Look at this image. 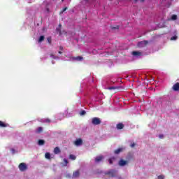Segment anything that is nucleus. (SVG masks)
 I'll list each match as a JSON object with an SVG mask.
<instances>
[{"label": "nucleus", "mask_w": 179, "mask_h": 179, "mask_svg": "<svg viewBox=\"0 0 179 179\" xmlns=\"http://www.w3.org/2000/svg\"><path fill=\"white\" fill-rule=\"evenodd\" d=\"M106 176H109L110 177H117V171L114 169H111L105 173Z\"/></svg>", "instance_id": "nucleus-1"}, {"label": "nucleus", "mask_w": 179, "mask_h": 179, "mask_svg": "<svg viewBox=\"0 0 179 179\" xmlns=\"http://www.w3.org/2000/svg\"><path fill=\"white\" fill-rule=\"evenodd\" d=\"M18 169L21 171H26V170H27V165H26V163L24 162L20 163L18 166Z\"/></svg>", "instance_id": "nucleus-2"}, {"label": "nucleus", "mask_w": 179, "mask_h": 179, "mask_svg": "<svg viewBox=\"0 0 179 179\" xmlns=\"http://www.w3.org/2000/svg\"><path fill=\"white\" fill-rule=\"evenodd\" d=\"M92 123L93 124V125H99L101 124V120H100V118L99 117H93L92 119Z\"/></svg>", "instance_id": "nucleus-3"}, {"label": "nucleus", "mask_w": 179, "mask_h": 179, "mask_svg": "<svg viewBox=\"0 0 179 179\" xmlns=\"http://www.w3.org/2000/svg\"><path fill=\"white\" fill-rule=\"evenodd\" d=\"M148 43L149 42L148 41H142L141 42H138V47H145L148 45Z\"/></svg>", "instance_id": "nucleus-4"}, {"label": "nucleus", "mask_w": 179, "mask_h": 179, "mask_svg": "<svg viewBox=\"0 0 179 179\" xmlns=\"http://www.w3.org/2000/svg\"><path fill=\"white\" fill-rule=\"evenodd\" d=\"M119 166L121 167H123V166H127L128 164V161L124 160V159H120L118 163Z\"/></svg>", "instance_id": "nucleus-5"}, {"label": "nucleus", "mask_w": 179, "mask_h": 179, "mask_svg": "<svg viewBox=\"0 0 179 179\" xmlns=\"http://www.w3.org/2000/svg\"><path fill=\"white\" fill-rule=\"evenodd\" d=\"M83 143V141H82L81 138H78L77 140H76L74 143L76 146H80V145H82Z\"/></svg>", "instance_id": "nucleus-6"}, {"label": "nucleus", "mask_w": 179, "mask_h": 179, "mask_svg": "<svg viewBox=\"0 0 179 179\" xmlns=\"http://www.w3.org/2000/svg\"><path fill=\"white\" fill-rule=\"evenodd\" d=\"M173 90H174V92H178L179 90V83H176L173 85V86L172 87Z\"/></svg>", "instance_id": "nucleus-7"}, {"label": "nucleus", "mask_w": 179, "mask_h": 179, "mask_svg": "<svg viewBox=\"0 0 179 179\" xmlns=\"http://www.w3.org/2000/svg\"><path fill=\"white\" fill-rule=\"evenodd\" d=\"M131 54L134 57H141L142 55V52L138 51H133Z\"/></svg>", "instance_id": "nucleus-8"}, {"label": "nucleus", "mask_w": 179, "mask_h": 179, "mask_svg": "<svg viewBox=\"0 0 179 179\" xmlns=\"http://www.w3.org/2000/svg\"><path fill=\"white\" fill-rule=\"evenodd\" d=\"M6 127H9V124L5 123L0 120V128H6Z\"/></svg>", "instance_id": "nucleus-9"}, {"label": "nucleus", "mask_w": 179, "mask_h": 179, "mask_svg": "<svg viewBox=\"0 0 179 179\" xmlns=\"http://www.w3.org/2000/svg\"><path fill=\"white\" fill-rule=\"evenodd\" d=\"M125 127V125H124V124L122 123H118L117 125H116V128L117 129H124V127Z\"/></svg>", "instance_id": "nucleus-10"}, {"label": "nucleus", "mask_w": 179, "mask_h": 179, "mask_svg": "<svg viewBox=\"0 0 179 179\" xmlns=\"http://www.w3.org/2000/svg\"><path fill=\"white\" fill-rule=\"evenodd\" d=\"M103 159H104V157L103 155L96 157L95 158V162H96V163H99V162H101Z\"/></svg>", "instance_id": "nucleus-11"}, {"label": "nucleus", "mask_w": 179, "mask_h": 179, "mask_svg": "<svg viewBox=\"0 0 179 179\" xmlns=\"http://www.w3.org/2000/svg\"><path fill=\"white\" fill-rule=\"evenodd\" d=\"M79 176H80V173L79 172V171L73 172V177H74V178H78Z\"/></svg>", "instance_id": "nucleus-12"}, {"label": "nucleus", "mask_w": 179, "mask_h": 179, "mask_svg": "<svg viewBox=\"0 0 179 179\" xmlns=\"http://www.w3.org/2000/svg\"><path fill=\"white\" fill-rule=\"evenodd\" d=\"M54 153L55 155H59V153H61V150L59 149V148L58 147L55 148Z\"/></svg>", "instance_id": "nucleus-13"}, {"label": "nucleus", "mask_w": 179, "mask_h": 179, "mask_svg": "<svg viewBox=\"0 0 179 179\" xmlns=\"http://www.w3.org/2000/svg\"><path fill=\"white\" fill-rule=\"evenodd\" d=\"M73 59L74 61H82V60H83V57H82V56H78V57H73Z\"/></svg>", "instance_id": "nucleus-14"}, {"label": "nucleus", "mask_w": 179, "mask_h": 179, "mask_svg": "<svg viewBox=\"0 0 179 179\" xmlns=\"http://www.w3.org/2000/svg\"><path fill=\"white\" fill-rule=\"evenodd\" d=\"M45 141L44 140L40 139L38 141V145L39 146H43V145H45Z\"/></svg>", "instance_id": "nucleus-15"}, {"label": "nucleus", "mask_w": 179, "mask_h": 179, "mask_svg": "<svg viewBox=\"0 0 179 179\" xmlns=\"http://www.w3.org/2000/svg\"><path fill=\"white\" fill-rule=\"evenodd\" d=\"M115 162V157H113L108 159L109 164H113Z\"/></svg>", "instance_id": "nucleus-16"}, {"label": "nucleus", "mask_w": 179, "mask_h": 179, "mask_svg": "<svg viewBox=\"0 0 179 179\" xmlns=\"http://www.w3.org/2000/svg\"><path fill=\"white\" fill-rule=\"evenodd\" d=\"M122 152V148H118L114 151L115 155H120Z\"/></svg>", "instance_id": "nucleus-17"}, {"label": "nucleus", "mask_w": 179, "mask_h": 179, "mask_svg": "<svg viewBox=\"0 0 179 179\" xmlns=\"http://www.w3.org/2000/svg\"><path fill=\"white\" fill-rule=\"evenodd\" d=\"M43 132V127H38L36 129V134H41Z\"/></svg>", "instance_id": "nucleus-18"}, {"label": "nucleus", "mask_w": 179, "mask_h": 179, "mask_svg": "<svg viewBox=\"0 0 179 179\" xmlns=\"http://www.w3.org/2000/svg\"><path fill=\"white\" fill-rule=\"evenodd\" d=\"M45 159H51V155L50 154V152H46L45 154Z\"/></svg>", "instance_id": "nucleus-19"}, {"label": "nucleus", "mask_w": 179, "mask_h": 179, "mask_svg": "<svg viewBox=\"0 0 179 179\" xmlns=\"http://www.w3.org/2000/svg\"><path fill=\"white\" fill-rule=\"evenodd\" d=\"M110 29H112V30H118L120 29V26L116 25L115 27H110Z\"/></svg>", "instance_id": "nucleus-20"}, {"label": "nucleus", "mask_w": 179, "mask_h": 179, "mask_svg": "<svg viewBox=\"0 0 179 179\" xmlns=\"http://www.w3.org/2000/svg\"><path fill=\"white\" fill-rule=\"evenodd\" d=\"M44 38H45L44 36H41L38 41V43H41L42 41H44Z\"/></svg>", "instance_id": "nucleus-21"}, {"label": "nucleus", "mask_w": 179, "mask_h": 179, "mask_svg": "<svg viewBox=\"0 0 179 179\" xmlns=\"http://www.w3.org/2000/svg\"><path fill=\"white\" fill-rule=\"evenodd\" d=\"M69 158L71 159V160H76V156L73 155H70Z\"/></svg>", "instance_id": "nucleus-22"}, {"label": "nucleus", "mask_w": 179, "mask_h": 179, "mask_svg": "<svg viewBox=\"0 0 179 179\" xmlns=\"http://www.w3.org/2000/svg\"><path fill=\"white\" fill-rule=\"evenodd\" d=\"M177 18H178L177 15H173L171 16V20H177Z\"/></svg>", "instance_id": "nucleus-23"}, {"label": "nucleus", "mask_w": 179, "mask_h": 179, "mask_svg": "<svg viewBox=\"0 0 179 179\" xmlns=\"http://www.w3.org/2000/svg\"><path fill=\"white\" fill-rule=\"evenodd\" d=\"M56 31L59 33V36L62 34V32L61 31V28H57Z\"/></svg>", "instance_id": "nucleus-24"}, {"label": "nucleus", "mask_w": 179, "mask_h": 179, "mask_svg": "<svg viewBox=\"0 0 179 179\" xmlns=\"http://www.w3.org/2000/svg\"><path fill=\"white\" fill-rule=\"evenodd\" d=\"M115 89H117V87H109L108 88V90H115Z\"/></svg>", "instance_id": "nucleus-25"}, {"label": "nucleus", "mask_w": 179, "mask_h": 179, "mask_svg": "<svg viewBox=\"0 0 179 179\" xmlns=\"http://www.w3.org/2000/svg\"><path fill=\"white\" fill-rule=\"evenodd\" d=\"M43 122H46L48 124H50V122H51V120L47 118V119L43 120Z\"/></svg>", "instance_id": "nucleus-26"}, {"label": "nucleus", "mask_w": 179, "mask_h": 179, "mask_svg": "<svg viewBox=\"0 0 179 179\" xmlns=\"http://www.w3.org/2000/svg\"><path fill=\"white\" fill-rule=\"evenodd\" d=\"M86 115V110H82L80 112V115Z\"/></svg>", "instance_id": "nucleus-27"}, {"label": "nucleus", "mask_w": 179, "mask_h": 179, "mask_svg": "<svg viewBox=\"0 0 179 179\" xmlns=\"http://www.w3.org/2000/svg\"><path fill=\"white\" fill-rule=\"evenodd\" d=\"M47 41L49 43V44H51L52 38L50 36L47 38Z\"/></svg>", "instance_id": "nucleus-28"}, {"label": "nucleus", "mask_w": 179, "mask_h": 179, "mask_svg": "<svg viewBox=\"0 0 179 179\" xmlns=\"http://www.w3.org/2000/svg\"><path fill=\"white\" fill-rule=\"evenodd\" d=\"M178 38V37H177V36H172L171 38V41H174V40H176Z\"/></svg>", "instance_id": "nucleus-29"}, {"label": "nucleus", "mask_w": 179, "mask_h": 179, "mask_svg": "<svg viewBox=\"0 0 179 179\" xmlns=\"http://www.w3.org/2000/svg\"><path fill=\"white\" fill-rule=\"evenodd\" d=\"M158 179H164V176H163V175L159 176Z\"/></svg>", "instance_id": "nucleus-30"}, {"label": "nucleus", "mask_w": 179, "mask_h": 179, "mask_svg": "<svg viewBox=\"0 0 179 179\" xmlns=\"http://www.w3.org/2000/svg\"><path fill=\"white\" fill-rule=\"evenodd\" d=\"M66 9H68V7H65L62 9V10L60 12V13H62L63 12H65V10H66Z\"/></svg>", "instance_id": "nucleus-31"}, {"label": "nucleus", "mask_w": 179, "mask_h": 179, "mask_svg": "<svg viewBox=\"0 0 179 179\" xmlns=\"http://www.w3.org/2000/svg\"><path fill=\"white\" fill-rule=\"evenodd\" d=\"M59 49L60 50V51H64V47L62 46H59Z\"/></svg>", "instance_id": "nucleus-32"}, {"label": "nucleus", "mask_w": 179, "mask_h": 179, "mask_svg": "<svg viewBox=\"0 0 179 179\" xmlns=\"http://www.w3.org/2000/svg\"><path fill=\"white\" fill-rule=\"evenodd\" d=\"M64 163H66V164H68V163H69V162H68V159H64Z\"/></svg>", "instance_id": "nucleus-33"}, {"label": "nucleus", "mask_w": 179, "mask_h": 179, "mask_svg": "<svg viewBox=\"0 0 179 179\" xmlns=\"http://www.w3.org/2000/svg\"><path fill=\"white\" fill-rule=\"evenodd\" d=\"M135 145H136L135 143H133L131 144L130 146H131V148H134L135 146Z\"/></svg>", "instance_id": "nucleus-34"}, {"label": "nucleus", "mask_w": 179, "mask_h": 179, "mask_svg": "<svg viewBox=\"0 0 179 179\" xmlns=\"http://www.w3.org/2000/svg\"><path fill=\"white\" fill-rule=\"evenodd\" d=\"M50 57H51L52 58H54V59H55V56H54V55H50Z\"/></svg>", "instance_id": "nucleus-35"}, {"label": "nucleus", "mask_w": 179, "mask_h": 179, "mask_svg": "<svg viewBox=\"0 0 179 179\" xmlns=\"http://www.w3.org/2000/svg\"><path fill=\"white\" fill-rule=\"evenodd\" d=\"M159 138H160L161 139H163V135H159Z\"/></svg>", "instance_id": "nucleus-36"}, {"label": "nucleus", "mask_w": 179, "mask_h": 179, "mask_svg": "<svg viewBox=\"0 0 179 179\" xmlns=\"http://www.w3.org/2000/svg\"><path fill=\"white\" fill-rule=\"evenodd\" d=\"M61 27H62V25L61 24H59V28L61 29Z\"/></svg>", "instance_id": "nucleus-37"}, {"label": "nucleus", "mask_w": 179, "mask_h": 179, "mask_svg": "<svg viewBox=\"0 0 179 179\" xmlns=\"http://www.w3.org/2000/svg\"><path fill=\"white\" fill-rule=\"evenodd\" d=\"M58 52H59V54H62V51H59Z\"/></svg>", "instance_id": "nucleus-38"}, {"label": "nucleus", "mask_w": 179, "mask_h": 179, "mask_svg": "<svg viewBox=\"0 0 179 179\" xmlns=\"http://www.w3.org/2000/svg\"><path fill=\"white\" fill-rule=\"evenodd\" d=\"M62 2H64V0H62Z\"/></svg>", "instance_id": "nucleus-39"}, {"label": "nucleus", "mask_w": 179, "mask_h": 179, "mask_svg": "<svg viewBox=\"0 0 179 179\" xmlns=\"http://www.w3.org/2000/svg\"><path fill=\"white\" fill-rule=\"evenodd\" d=\"M141 2H143V0H141Z\"/></svg>", "instance_id": "nucleus-40"}, {"label": "nucleus", "mask_w": 179, "mask_h": 179, "mask_svg": "<svg viewBox=\"0 0 179 179\" xmlns=\"http://www.w3.org/2000/svg\"><path fill=\"white\" fill-rule=\"evenodd\" d=\"M136 1H138V0H135L136 2Z\"/></svg>", "instance_id": "nucleus-41"}, {"label": "nucleus", "mask_w": 179, "mask_h": 179, "mask_svg": "<svg viewBox=\"0 0 179 179\" xmlns=\"http://www.w3.org/2000/svg\"><path fill=\"white\" fill-rule=\"evenodd\" d=\"M85 1H89V0H85Z\"/></svg>", "instance_id": "nucleus-42"}]
</instances>
